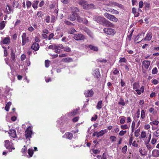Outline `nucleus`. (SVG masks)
<instances>
[{"mask_svg": "<svg viewBox=\"0 0 159 159\" xmlns=\"http://www.w3.org/2000/svg\"><path fill=\"white\" fill-rule=\"evenodd\" d=\"M93 19L98 23L102 24L106 26H109L110 25L111 23L109 21L107 20L104 17L99 16H94Z\"/></svg>", "mask_w": 159, "mask_h": 159, "instance_id": "f257e3e1", "label": "nucleus"}, {"mask_svg": "<svg viewBox=\"0 0 159 159\" xmlns=\"http://www.w3.org/2000/svg\"><path fill=\"white\" fill-rule=\"evenodd\" d=\"M78 3L81 5L84 9H87L94 7L93 4H89L86 1L83 0H79L78 1Z\"/></svg>", "mask_w": 159, "mask_h": 159, "instance_id": "f03ea898", "label": "nucleus"}, {"mask_svg": "<svg viewBox=\"0 0 159 159\" xmlns=\"http://www.w3.org/2000/svg\"><path fill=\"white\" fill-rule=\"evenodd\" d=\"M33 133L32 128L30 126H29L25 132V136L26 139L31 138Z\"/></svg>", "mask_w": 159, "mask_h": 159, "instance_id": "7ed1b4c3", "label": "nucleus"}, {"mask_svg": "<svg viewBox=\"0 0 159 159\" xmlns=\"http://www.w3.org/2000/svg\"><path fill=\"white\" fill-rule=\"evenodd\" d=\"M104 15L106 18L112 21L117 22L118 20V19L114 16L110 15L108 13H105Z\"/></svg>", "mask_w": 159, "mask_h": 159, "instance_id": "20e7f679", "label": "nucleus"}, {"mask_svg": "<svg viewBox=\"0 0 159 159\" xmlns=\"http://www.w3.org/2000/svg\"><path fill=\"white\" fill-rule=\"evenodd\" d=\"M5 146L7 149L9 150L10 152H11L12 149H15L13 143L8 140L5 141Z\"/></svg>", "mask_w": 159, "mask_h": 159, "instance_id": "39448f33", "label": "nucleus"}, {"mask_svg": "<svg viewBox=\"0 0 159 159\" xmlns=\"http://www.w3.org/2000/svg\"><path fill=\"white\" fill-rule=\"evenodd\" d=\"M103 31L106 34L111 35H114L116 33L114 29L110 28H104Z\"/></svg>", "mask_w": 159, "mask_h": 159, "instance_id": "423d86ee", "label": "nucleus"}, {"mask_svg": "<svg viewBox=\"0 0 159 159\" xmlns=\"http://www.w3.org/2000/svg\"><path fill=\"white\" fill-rule=\"evenodd\" d=\"M26 34L25 33L23 34L22 35V45H24L25 43L29 41V39L28 37H26Z\"/></svg>", "mask_w": 159, "mask_h": 159, "instance_id": "0eeeda50", "label": "nucleus"}, {"mask_svg": "<svg viewBox=\"0 0 159 159\" xmlns=\"http://www.w3.org/2000/svg\"><path fill=\"white\" fill-rule=\"evenodd\" d=\"M74 38L76 40H81L84 39V36L80 34H76L74 35Z\"/></svg>", "mask_w": 159, "mask_h": 159, "instance_id": "6e6552de", "label": "nucleus"}, {"mask_svg": "<svg viewBox=\"0 0 159 159\" xmlns=\"http://www.w3.org/2000/svg\"><path fill=\"white\" fill-rule=\"evenodd\" d=\"M84 94L86 97H90L93 96L94 94V92L91 89L87 90L85 91Z\"/></svg>", "mask_w": 159, "mask_h": 159, "instance_id": "1a4fd4ad", "label": "nucleus"}, {"mask_svg": "<svg viewBox=\"0 0 159 159\" xmlns=\"http://www.w3.org/2000/svg\"><path fill=\"white\" fill-rule=\"evenodd\" d=\"M150 65V61L145 60L142 62V67L143 69L145 68L146 69H148Z\"/></svg>", "mask_w": 159, "mask_h": 159, "instance_id": "9d476101", "label": "nucleus"}, {"mask_svg": "<svg viewBox=\"0 0 159 159\" xmlns=\"http://www.w3.org/2000/svg\"><path fill=\"white\" fill-rule=\"evenodd\" d=\"M93 75L96 78H99L100 76L99 69L96 68L94 70L92 73Z\"/></svg>", "mask_w": 159, "mask_h": 159, "instance_id": "9b49d317", "label": "nucleus"}, {"mask_svg": "<svg viewBox=\"0 0 159 159\" xmlns=\"http://www.w3.org/2000/svg\"><path fill=\"white\" fill-rule=\"evenodd\" d=\"M12 9L8 5H7L6 6V8L4 10V12L6 14H8L11 13L12 11Z\"/></svg>", "mask_w": 159, "mask_h": 159, "instance_id": "f8f14e48", "label": "nucleus"}, {"mask_svg": "<svg viewBox=\"0 0 159 159\" xmlns=\"http://www.w3.org/2000/svg\"><path fill=\"white\" fill-rule=\"evenodd\" d=\"M31 48L34 51H38L39 48V45L36 43H34L32 44Z\"/></svg>", "mask_w": 159, "mask_h": 159, "instance_id": "ddd939ff", "label": "nucleus"}, {"mask_svg": "<svg viewBox=\"0 0 159 159\" xmlns=\"http://www.w3.org/2000/svg\"><path fill=\"white\" fill-rule=\"evenodd\" d=\"M152 156L155 157H159V150L155 149L152 151Z\"/></svg>", "mask_w": 159, "mask_h": 159, "instance_id": "4468645a", "label": "nucleus"}, {"mask_svg": "<svg viewBox=\"0 0 159 159\" xmlns=\"http://www.w3.org/2000/svg\"><path fill=\"white\" fill-rule=\"evenodd\" d=\"M107 132V129H103L99 132H97V137H99L100 136H102L104 134L106 133Z\"/></svg>", "mask_w": 159, "mask_h": 159, "instance_id": "2eb2a0df", "label": "nucleus"}, {"mask_svg": "<svg viewBox=\"0 0 159 159\" xmlns=\"http://www.w3.org/2000/svg\"><path fill=\"white\" fill-rule=\"evenodd\" d=\"M78 109H76L74 110L73 112L68 113L66 116L68 117H71L77 114Z\"/></svg>", "mask_w": 159, "mask_h": 159, "instance_id": "dca6fc26", "label": "nucleus"}, {"mask_svg": "<svg viewBox=\"0 0 159 159\" xmlns=\"http://www.w3.org/2000/svg\"><path fill=\"white\" fill-rule=\"evenodd\" d=\"M73 137V134L72 133L69 132L66 133L63 136L64 138H66L69 139H70Z\"/></svg>", "mask_w": 159, "mask_h": 159, "instance_id": "f3484780", "label": "nucleus"}, {"mask_svg": "<svg viewBox=\"0 0 159 159\" xmlns=\"http://www.w3.org/2000/svg\"><path fill=\"white\" fill-rule=\"evenodd\" d=\"M10 37H7L5 38L1 42V44L2 43L4 44H8L10 43Z\"/></svg>", "mask_w": 159, "mask_h": 159, "instance_id": "a211bd4d", "label": "nucleus"}, {"mask_svg": "<svg viewBox=\"0 0 159 159\" xmlns=\"http://www.w3.org/2000/svg\"><path fill=\"white\" fill-rule=\"evenodd\" d=\"M10 136L13 138H15L16 136V131L14 129H11L9 132Z\"/></svg>", "mask_w": 159, "mask_h": 159, "instance_id": "6ab92c4d", "label": "nucleus"}, {"mask_svg": "<svg viewBox=\"0 0 159 159\" xmlns=\"http://www.w3.org/2000/svg\"><path fill=\"white\" fill-rule=\"evenodd\" d=\"M67 18L71 21H75L76 19L75 15L72 13L71 14L69 15Z\"/></svg>", "mask_w": 159, "mask_h": 159, "instance_id": "aec40b11", "label": "nucleus"}, {"mask_svg": "<svg viewBox=\"0 0 159 159\" xmlns=\"http://www.w3.org/2000/svg\"><path fill=\"white\" fill-rule=\"evenodd\" d=\"M152 37V33L149 32L147 34L145 38V40L148 41H150Z\"/></svg>", "mask_w": 159, "mask_h": 159, "instance_id": "412c9836", "label": "nucleus"}, {"mask_svg": "<svg viewBox=\"0 0 159 159\" xmlns=\"http://www.w3.org/2000/svg\"><path fill=\"white\" fill-rule=\"evenodd\" d=\"M144 87L143 86L141 87L140 89H136L135 90V91L137 92L138 95H140L141 93H143L144 92Z\"/></svg>", "mask_w": 159, "mask_h": 159, "instance_id": "4be33fe9", "label": "nucleus"}, {"mask_svg": "<svg viewBox=\"0 0 159 159\" xmlns=\"http://www.w3.org/2000/svg\"><path fill=\"white\" fill-rule=\"evenodd\" d=\"M71 13L75 15L76 14V13L78 12L79 11L78 8L76 7H73L71 8Z\"/></svg>", "mask_w": 159, "mask_h": 159, "instance_id": "5701e85b", "label": "nucleus"}, {"mask_svg": "<svg viewBox=\"0 0 159 159\" xmlns=\"http://www.w3.org/2000/svg\"><path fill=\"white\" fill-rule=\"evenodd\" d=\"M107 11L110 12L113 14L116 15L118 14L119 13V11L113 9H110L108 10H107Z\"/></svg>", "mask_w": 159, "mask_h": 159, "instance_id": "b1692460", "label": "nucleus"}, {"mask_svg": "<svg viewBox=\"0 0 159 159\" xmlns=\"http://www.w3.org/2000/svg\"><path fill=\"white\" fill-rule=\"evenodd\" d=\"M98 159H107V155L105 153H104L102 155V156L100 155H98L97 156Z\"/></svg>", "mask_w": 159, "mask_h": 159, "instance_id": "393cba45", "label": "nucleus"}, {"mask_svg": "<svg viewBox=\"0 0 159 159\" xmlns=\"http://www.w3.org/2000/svg\"><path fill=\"white\" fill-rule=\"evenodd\" d=\"M132 11L135 17H138L139 16V13L136 11V10L135 8L133 7L132 8Z\"/></svg>", "mask_w": 159, "mask_h": 159, "instance_id": "a878e982", "label": "nucleus"}, {"mask_svg": "<svg viewBox=\"0 0 159 159\" xmlns=\"http://www.w3.org/2000/svg\"><path fill=\"white\" fill-rule=\"evenodd\" d=\"M102 102L101 100H100L98 102L96 106V108L98 109L99 110L102 108Z\"/></svg>", "mask_w": 159, "mask_h": 159, "instance_id": "bb28decb", "label": "nucleus"}, {"mask_svg": "<svg viewBox=\"0 0 159 159\" xmlns=\"http://www.w3.org/2000/svg\"><path fill=\"white\" fill-rule=\"evenodd\" d=\"M110 3L111 4L112 6L114 5L116 6L119 7L121 8L122 7V5L121 4H119L117 2H113L112 1L110 2Z\"/></svg>", "mask_w": 159, "mask_h": 159, "instance_id": "cd10ccee", "label": "nucleus"}, {"mask_svg": "<svg viewBox=\"0 0 159 159\" xmlns=\"http://www.w3.org/2000/svg\"><path fill=\"white\" fill-rule=\"evenodd\" d=\"M159 124V121L158 120H154L152 122H151L150 123V124L152 126H153L154 125H155L157 126Z\"/></svg>", "mask_w": 159, "mask_h": 159, "instance_id": "c85d7f7f", "label": "nucleus"}, {"mask_svg": "<svg viewBox=\"0 0 159 159\" xmlns=\"http://www.w3.org/2000/svg\"><path fill=\"white\" fill-rule=\"evenodd\" d=\"M11 60L12 61H15V52L13 50H11Z\"/></svg>", "mask_w": 159, "mask_h": 159, "instance_id": "c756f323", "label": "nucleus"}, {"mask_svg": "<svg viewBox=\"0 0 159 159\" xmlns=\"http://www.w3.org/2000/svg\"><path fill=\"white\" fill-rule=\"evenodd\" d=\"M62 60L66 62H69L72 61V59L70 57L64 58L62 59Z\"/></svg>", "mask_w": 159, "mask_h": 159, "instance_id": "7c9ffc66", "label": "nucleus"}, {"mask_svg": "<svg viewBox=\"0 0 159 159\" xmlns=\"http://www.w3.org/2000/svg\"><path fill=\"white\" fill-rule=\"evenodd\" d=\"M77 21L80 23L83 22V19L81 18L80 16L78 15H76Z\"/></svg>", "mask_w": 159, "mask_h": 159, "instance_id": "2f4dec72", "label": "nucleus"}, {"mask_svg": "<svg viewBox=\"0 0 159 159\" xmlns=\"http://www.w3.org/2000/svg\"><path fill=\"white\" fill-rule=\"evenodd\" d=\"M146 137V133L144 131H142L141 133L140 138L142 139L145 138Z\"/></svg>", "mask_w": 159, "mask_h": 159, "instance_id": "473e14b6", "label": "nucleus"}, {"mask_svg": "<svg viewBox=\"0 0 159 159\" xmlns=\"http://www.w3.org/2000/svg\"><path fill=\"white\" fill-rule=\"evenodd\" d=\"M118 103L119 105H121L123 106H124L125 104L124 100L121 98L120 99Z\"/></svg>", "mask_w": 159, "mask_h": 159, "instance_id": "72a5a7b5", "label": "nucleus"}, {"mask_svg": "<svg viewBox=\"0 0 159 159\" xmlns=\"http://www.w3.org/2000/svg\"><path fill=\"white\" fill-rule=\"evenodd\" d=\"M130 127L129 125H128L126 124L124 125H122L120 126V127L121 129H129Z\"/></svg>", "mask_w": 159, "mask_h": 159, "instance_id": "f704fd0d", "label": "nucleus"}, {"mask_svg": "<svg viewBox=\"0 0 159 159\" xmlns=\"http://www.w3.org/2000/svg\"><path fill=\"white\" fill-rule=\"evenodd\" d=\"M19 6L18 2L17 1H14L13 2V6L15 8L18 7Z\"/></svg>", "mask_w": 159, "mask_h": 159, "instance_id": "c9c22d12", "label": "nucleus"}, {"mask_svg": "<svg viewBox=\"0 0 159 159\" xmlns=\"http://www.w3.org/2000/svg\"><path fill=\"white\" fill-rule=\"evenodd\" d=\"M139 87L140 86L139 83H135L133 84V88L134 89H138Z\"/></svg>", "mask_w": 159, "mask_h": 159, "instance_id": "e433bc0d", "label": "nucleus"}, {"mask_svg": "<svg viewBox=\"0 0 159 159\" xmlns=\"http://www.w3.org/2000/svg\"><path fill=\"white\" fill-rule=\"evenodd\" d=\"M11 102H8L6 104L5 109V110L7 111H9L10 107L11 106Z\"/></svg>", "mask_w": 159, "mask_h": 159, "instance_id": "4c0bfd02", "label": "nucleus"}, {"mask_svg": "<svg viewBox=\"0 0 159 159\" xmlns=\"http://www.w3.org/2000/svg\"><path fill=\"white\" fill-rule=\"evenodd\" d=\"M38 1H36L33 3L32 4V7L36 9L37 7L38 4Z\"/></svg>", "mask_w": 159, "mask_h": 159, "instance_id": "58836bf2", "label": "nucleus"}, {"mask_svg": "<svg viewBox=\"0 0 159 159\" xmlns=\"http://www.w3.org/2000/svg\"><path fill=\"white\" fill-rule=\"evenodd\" d=\"M89 47L90 49L94 51H97L98 50V48L97 47L90 45L89 46Z\"/></svg>", "mask_w": 159, "mask_h": 159, "instance_id": "ea45409f", "label": "nucleus"}, {"mask_svg": "<svg viewBox=\"0 0 159 159\" xmlns=\"http://www.w3.org/2000/svg\"><path fill=\"white\" fill-rule=\"evenodd\" d=\"M5 22L4 21L1 22L0 24V30H2L5 27Z\"/></svg>", "mask_w": 159, "mask_h": 159, "instance_id": "a19ab883", "label": "nucleus"}, {"mask_svg": "<svg viewBox=\"0 0 159 159\" xmlns=\"http://www.w3.org/2000/svg\"><path fill=\"white\" fill-rule=\"evenodd\" d=\"M26 7L27 8H29L31 7L32 4L31 2L28 0H26Z\"/></svg>", "mask_w": 159, "mask_h": 159, "instance_id": "79ce46f5", "label": "nucleus"}, {"mask_svg": "<svg viewBox=\"0 0 159 159\" xmlns=\"http://www.w3.org/2000/svg\"><path fill=\"white\" fill-rule=\"evenodd\" d=\"M28 152L30 157L32 156L33 154V150L32 149H29Z\"/></svg>", "mask_w": 159, "mask_h": 159, "instance_id": "37998d69", "label": "nucleus"}, {"mask_svg": "<svg viewBox=\"0 0 159 159\" xmlns=\"http://www.w3.org/2000/svg\"><path fill=\"white\" fill-rule=\"evenodd\" d=\"M153 136L156 137H158L159 136V128L153 133Z\"/></svg>", "mask_w": 159, "mask_h": 159, "instance_id": "c03bdc74", "label": "nucleus"}, {"mask_svg": "<svg viewBox=\"0 0 159 159\" xmlns=\"http://www.w3.org/2000/svg\"><path fill=\"white\" fill-rule=\"evenodd\" d=\"M127 150V147L126 145H125L123 147L122 149V152L124 153H125Z\"/></svg>", "mask_w": 159, "mask_h": 159, "instance_id": "a18cd8bd", "label": "nucleus"}, {"mask_svg": "<svg viewBox=\"0 0 159 159\" xmlns=\"http://www.w3.org/2000/svg\"><path fill=\"white\" fill-rule=\"evenodd\" d=\"M139 152L142 155H145L146 154V153L145 152L144 150H143L141 148L139 149Z\"/></svg>", "mask_w": 159, "mask_h": 159, "instance_id": "49530a36", "label": "nucleus"}, {"mask_svg": "<svg viewBox=\"0 0 159 159\" xmlns=\"http://www.w3.org/2000/svg\"><path fill=\"white\" fill-rule=\"evenodd\" d=\"M48 48L49 49H56L58 48V47L56 45H50L48 47Z\"/></svg>", "mask_w": 159, "mask_h": 159, "instance_id": "de8ad7c7", "label": "nucleus"}, {"mask_svg": "<svg viewBox=\"0 0 159 159\" xmlns=\"http://www.w3.org/2000/svg\"><path fill=\"white\" fill-rule=\"evenodd\" d=\"M141 116L142 119L144 118L145 117V112L143 110L141 111Z\"/></svg>", "mask_w": 159, "mask_h": 159, "instance_id": "09e8293b", "label": "nucleus"}, {"mask_svg": "<svg viewBox=\"0 0 159 159\" xmlns=\"http://www.w3.org/2000/svg\"><path fill=\"white\" fill-rule=\"evenodd\" d=\"M127 132L126 130H121L120 131L119 134L120 136H123Z\"/></svg>", "mask_w": 159, "mask_h": 159, "instance_id": "8fccbe9b", "label": "nucleus"}, {"mask_svg": "<svg viewBox=\"0 0 159 159\" xmlns=\"http://www.w3.org/2000/svg\"><path fill=\"white\" fill-rule=\"evenodd\" d=\"M64 23L65 24L67 25H74L72 23L70 22L69 21H67V20H65L64 21Z\"/></svg>", "mask_w": 159, "mask_h": 159, "instance_id": "3c124183", "label": "nucleus"}, {"mask_svg": "<svg viewBox=\"0 0 159 159\" xmlns=\"http://www.w3.org/2000/svg\"><path fill=\"white\" fill-rule=\"evenodd\" d=\"M157 72V70L156 67H155L152 70V73L153 74H156Z\"/></svg>", "mask_w": 159, "mask_h": 159, "instance_id": "603ef678", "label": "nucleus"}, {"mask_svg": "<svg viewBox=\"0 0 159 159\" xmlns=\"http://www.w3.org/2000/svg\"><path fill=\"white\" fill-rule=\"evenodd\" d=\"M125 117L124 116L121 117L120 120V123L121 124H123L125 123Z\"/></svg>", "mask_w": 159, "mask_h": 159, "instance_id": "864d4df0", "label": "nucleus"}, {"mask_svg": "<svg viewBox=\"0 0 159 159\" xmlns=\"http://www.w3.org/2000/svg\"><path fill=\"white\" fill-rule=\"evenodd\" d=\"M76 32V30L73 28L71 29L69 31V33L70 34H73Z\"/></svg>", "mask_w": 159, "mask_h": 159, "instance_id": "5fc2aeb1", "label": "nucleus"}, {"mask_svg": "<svg viewBox=\"0 0 159 159\" xmlns=\"http://www.w3.org/2000/svg\"><path fill=\"white\" fill-rule=\"evenodd\" d=\"M113 74L114 75H116L119 73V71L116 68H114L113 69Z\"/></svg>", "mask_w": 159, "mask_h": 159, "instance_id": "6e6d98bb", "label": "nucleus"}, {"mask_svg": "<svg viewBox=\"0 0 159 159\" xmlns=\"http://www.w3.org/2000/svg\"><path fill=\"white\" fill-rule=\"evenodd\" d=\"M132 134L129 137V144L130 146H131L132 144V142L133 141V138L132 137Z\"/></svg>", "mask_w": 159, "mask_h": 159, "instance_id": "4d7b16f0", "label": "nucleus"}, {"mask_svg": "<svg viewBox=\"0 0 159 159\" xmlns=\"http://www.w3.org/2000/svg\"><path fill=\"white\" fill-rule=\"evenodd\" d=\"M50 61L48 60H46L45 61V65L46 67H48L49 66Z\"/></svg>", "mask_w": 159, "mask_h": 159, "instance_id": "13d9d810", "label": "nucleus"}, {"mask_svg": "<svg viewBox=\"0 0 159 159\" xmlns=\"http://www.w3.org/2000/svg\"><path fill=\"white\" fill-rule=\"evenodd\" d=\"M126 60L124 57L121 58H120L119 62H125Z\"/></svg>", "mask_w": 159, "mask_h": 159, "instance_id": "bf43d9fd", "label": "nucleus"}, {"mask_svg": "<svg viewBox=\"0 0 159 159\" xmlns=\"http://www.w3.org/2000/svg\"><path fill=\"white\" fill-rule=\"evenodd\" d=\"M140 131L139 129H138L136 130L135 132V135L136 137H137L139 136V132Z\"/></svg>", "mask_w": 159, "mask_h": 159, "instance_id": "052dcab7", "label": "nucleus"}, {"mask_svg": "<svg viewBox=\"0 0 159 159\" xmlns=\"http://www.w3.org/2000/svg\"><path fill=\"white\" fill-rule=\"evenodd\" d=\"M110 139L112 141H115L116 140V138L114 136H111L110 137Z\"/></svg>", "mask_w": 159, "mask_h": 159, "instance_id": "680f3d73", "label": "nucleus"}, {"mask_svg": "<svg viewBox=\"0 0 159 159\" xmlns=\"http://www.w3.org/2000/svg\"><path fill=\"white\" fill-rule=\"evenodd\" d=\"M143 3L142 1H141L139 2V8H142L143 6Z\"/></svg>", "mask_w": 159, "mask_h": 159, "instance_id": "e2e57ef3", "label": "nucleus"}, {"mask_svg": "<svg viewBox=\"0 0 159 159\" xmlns=\"http://www.w3.org/2000/svg\"><path fill=\"white\" fill-rule=\"evenodd\" d=\"M135 125V122L134 121H133L132 122V125H131L132 130V132H133L134 131V129Z\"/></svg>", "mask_w": 159, "mask_h": 159, "instance_id": "0e129e2a", "label": "nucleus"}, {"mask_svg": "<svg viewBox=\"0 0 159 159\" xmlns=\"http://www.w3.org/2000/svg\"><path fill=\"white\" fill-rule=\"evenodd\" d=\"M157 141V139L155 138H152L151 140V143L152 144H155Z\"/></svg>", "mask_w": 159, "mask_h": 159, "instance_id": "69168bd1", "label": "nucleus"}, {"mask_svg": "<svg viewBox=\"0 0 159 159\" xmlns=\"http://www.w3.org/2000/svg\"><path fill=\"white\" fill-rule=\"evenodd\" d=\"M152 83L153 84L156 85L159 83V82L156 79H154L152 80Z\"/></svg>", "mask_w": 159, "mask_h": 159, "instance_id": "338daca9", "label": "nucleus"}, {"mask_svg": "<svg viewBox=\"0 0 159 159\" xmlns=\"http://www.w3.org/2000/svg\"><path fill=\"white\" fill-rule=\"evenodd\" d=\"M71 50L70 48L68 47H66L64 48V51L66 52H70Z\"/></svg>", "mask_w": 159, "mask_h": 159, "instance_id": "774afa93", "label": "nucleus"}]
</instances>
